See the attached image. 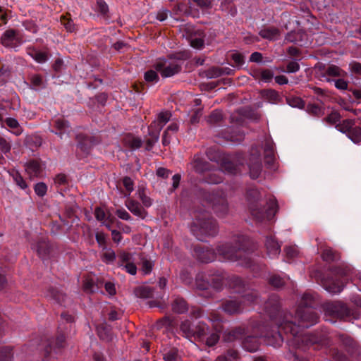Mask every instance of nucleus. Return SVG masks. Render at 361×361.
I'll use <instances>...</instances> for the list:
<instances>
[{
	"instance_id": "nucleus-1",
	"label": "nucleus",
	"mask_w": 361,
	"mask_h": 361,
	"mask_svg": "<svg viewBox=\"0 0 361 361\" xmlns=\"http://www.w3.org/2000/svg\"><path fill=\"white\" fill-rule=\"evenodd\" d=\"M264 310L271 322L274 325L269 328L264 324H256L254 326L255 336L243 337L242 347L248 352H256L259 347V338H264L269 345L274 348L280 347L284 338L283 332L287 338L288 346L305 349L307 345L318 343H324L327 339V334H307L298 336V327L290 313L284 312L281 308L279 297L276 294H271L264 304Z\"/></svg>"
},
{
	"instance_id": "nucleus-2",
	"label": "nucleus",
	"mask_w": 361,
	"mask_h": 361,
	"mask_svg": "<svg viewBox=\"0 0 361 361\" xmlns=\"http://www.w3.org/2000/svg\"><path fill=\"white\" fill-rule=\"evenodd\" d=\"M317 302L316 300V295L312 294L310 293H305L300 300V302L297 307L295 311V320L298 322L296 326L298 327V336H303L307 335L308 334H302L300 332V327L302 328H309L319 321V315L318 312L315 310L316 307L317 306ZM322 333H326L327 334V339L324 343H318L314 345H309L305 347V349L302 348H297L295 347L289 346L290 349L286 355V357L293 360V361H309L306 358L300 357L296 351H293V349H298L302 351H305L307 349L312 348L314 350H319L322 346H326L329 343V334L327 331L326 328L322 329L320 331H316L313 333H310V334H320Z\"/></svg>"
},
{
	"instance_id": "nucleus-3",
	"label": "nucleus",
	"mask_w": 361,
	"mask_h": 361,
	"mask_svg": "<svg viewBox=\"0 0 361 361\" xmlns=\"http://www.w3.org/2000/svg\"><path fill=\"white\" fill-rule=\"evenodd\" d=\"M233 241L235 245L231 243L218 245L216 248L217 254L224 260L238 262L240 266L250 269L255 276H259L264 266L256 263L249 256L252 250L250 238L245 235L237 234L233 235Z\"/></svg>"
},
{
	"instance_id": "nucleus-4",
	"label": "nucleus",
	"mask_w": 361,
	"mask_h": 361,
	"mask_svg": "<svg viewBox=\"0 0 361 361\" xmlns=\"http://www.w3.org/2000/svg\"><path fill=\"white\" fill-rule=\"evenodd\" d=\"M222 170L231 175L249 173L252 179H257L262 171L261 154L257 148H252L248 161L245 154L237 152L227 154L221 161Z\"/></svg>"
},
{
	"instance_id": "nucleus-5",
	"label": "nucleus",
	"mask_w": 361,
	"mask_h": 361,
	"mask_svg": "<svg viewBox=\"0 0 361 361\" xmlns=\"http://www.w3.org/2000/svg\"><path fill=\"white\" fill-rule=\"evenodd\" d=\"M262 195L255 187H250L246 191L248 208L252 217L259 222L270 221L276 215L279 207L274 197H269L263 201Z\"/></svg>"
},
{
	"instance_id": "nucleus-6",
	"label": "nucleus",
	"mask_w": 361,
	"mask_h": 361,
	"mask_svg": "<svg viewBox=\"0 0 361 361\" xmlns=\"http://www.w3.org/2000/svg\"><path fill=\"white\" fill-rule=\"evenodd\" d=\"M190 228L192 234L200 241H204L207 237H214L219 232L216 221L202 208L194 212Z\"/></svg>"
},
{
	"instance_id": "nucleus-7",
	"label": "nucleus",
	"mask_w": 361,
	"mask_h": 361,
	"mask_svg": "<svg viewBox=\"0 0 361 361\" xmlns=\"http://www.w3.org/2000/svg\"><path fill=\"white\" fill-rule=\"evenodd\" d=\"M190 58L187 51H179L171 54L166 58L159 59L154 68L163 78H171L180 73L185 61Z\"/></svg>"
},
{
	"instance_id": "nucleus-8",
	"label": "nucleus",
	"mask_w": 361,
	"mask_h": 361,
	"mask_svg": "<svg viewBox=\"0 0 361 361\" xmlns=\"http://www.w3.org/2000/svg\"><path fill=\"white\" fill-rule=\"evenodd\" d=\"M323 310L326 320L331 323L336 322V319H348L352 313L351 310L341 301H329L323 304Z\"/></svg>"
},
{
	"instance_id": "nucleus-9",
	"label": "nucleus",
	"mask_w": 361,
	"mask_h": 361,
	"mask_svg": "<svg viewBox=\"0 0 361 361\" xmlns=\"http://www.w3.org/2000/svg\"><path fill=\"white\" fill-rule=\"evenodd\" d=\"M200 193L207 207H212L218 216H225L228 211V206L224 197L206 190H201Z\"/></svg>"
},
{
	"instance_id": "nucleus-10",
	"label": "nucleus",
	"mask_w": 361,
	"mask_h": 361,
	"mask_svg": "<svg viewBox=\"0 0 361 361\" xmlns=\"http://www.w3.org/2000/svg\"><path fill=\"white\" fill-rule=\"evenodd\" d=\"M330 271L335 277L324 278L322 280V286L330 293H339L343 290L344 286L343 282L338 279V277L345 276L347 274V270L341 267L336 266L331 267Z\"/></svg>"
},
{
	"instance_id": "nucleus-11",
	"label": "nucleus",
	"mask_w": 361,
	"mask_h": 361,
	"mask_svg": "<svg viewBox=\"0 0 361 361\" xmlns=\"http://www.w3.org/2000/svg\"><path fill=\"white\" fill-rule=\"evenodd\" d=\"M336 128L346 134L354 143H359L361 141V128L355 126L353 120L345 119L336 125Z\"/></svg>"
},
{
	"instance_id": "nucleus-12",
	"label": "nucleus",
	"mask_w": 361,
	"mask_h": 361,
	"mask_svg": "<svg viewBox=\"0 0 361 361\" xmlns=\"http://www.w3.org/2000/svg\"><path fill=\"white\" fill-rule=\"evenodd\" d=\"M0 41L5 47L12 49L18 48L25 42L23 35L18 30L14 29L6 30L2 34Z\"/></svg>"
},
{
	"instance_id": "nucleus-13",
	"label": "nucleus",
	"mask_w": 361,
	"mask_h": 361,
	"mask_svg": "<svg viewBox=\"0 0 361 361\" xmlns=\"http://www.w3.org/2000/svg\"><path fill=\"white\" fill-rule=\"evenodd\" d=\"M137 262L135 255L131 252H122L118 255V266L131 275L136 274Z\"/></svg>"
},
{
	"instance_id": "nucleus-14",
	"label": "nucleus",
	"mask_w": 361,
	"mask_h": 361,
	"mask_svg": "<svg viewBox=\"0 0 361 361\" xmlns=\"http://www.w3.org/2000/svg\"><path fill=\"white\" fill-rule=\"evenodd\" d=\"M193 256L202 263H209L216 259V252L212 247L197 245L193 247Z\"/></svg>"
},
{
	"instance_id": "nucleus-15",
	"label": "nucleus",
	"mask_w": 361,
	"mask_h": 361,
	"mask_svg": "<svg viewBox=\"0 0 361 361\" xmlns=\"http://www.w3.org/2000/svg\"><path fill=\"white\" fill-rule=\"evenodd\" d=\"M50 130L57 135L61 139H63L65 135L67 137L70 136L71 127L68 121L59 118L50 123Z\"/></svg>"
},
{
	"instance_id": "nucleus-16",
	"label": "nucleus",
	"mask_w": 361,
	"mask_h": 361,
	"mask_svg": "<svg viewBox=\"0 0 361 361\" xmlns=\"http://www.w3.org/2000/svg\"><path fill=\"white\" fill-rule=\"evenodd\" d=\"M66 336L63 332L58 331V335L55 340H49L45 346V357H49L52 351L57 353L65 347Z\"/></svg>"
},
{
	"instance_id": "nucleus-17",
	"label": "nucleus",
	"mask_w": 361,
	"mask_h": 361,
	"mask_svg": "<svg viewBox=\"0 0 361 361\" xmlns=\"http://www.w3.org/2000/svg\"><path fill=\"white\" fill-rule=\"evenodd\" d=\"M339 341L352 356H357L361 353V348L355 341L350 336L341 334L338 336Z\"/></svg>"
},
{
	"instance_id": "nucleus-18",
	"label": "nucleus",
	"mask_w": 361,
	"mask_h": 361,
	"mask_svg": "<svg viewBox=\"0 0 361 361\" xmlns=\"http://www.w3.org/2000/svg\"><path fill=\"white\" fill-rule=\"evenodd\" d=\"M339 341L352 356H357L361 353V348L355 341L350 336L341 334L338 336Z\"/></svg>"
},
{
	"instance_id": "nucleus-19",
	"label": "nucleus",
	"mask_w": 361,
	"mask_h": 361,
	"mask_svg": "<svg viewBox=\"0 0 361 361\" xmlns=\"http://www.w3.org/2000/svg\"><path fill=\"white\" fill-rule=\"evenodd\" d=\"M264 246L267 250V255L269 258L274 259L279 255L281 245L278 242L274 235H267Z\"/></svg>"
},
{
	"instance_id": "nucleus-20",
	"label": "nucleus",
	"mask_w": 361,
	"mask_h": 361,
	"mask_svg": "<svg viewBox=\"0 0 361 361\" xmlns=\"http://www.w3.org/2000/svg\"><path fill=\"white\" fill-rule=\"evenodd\" d=\"M209 281H210V288L220 291L224 286L226 279L225 274L221 270H209L207 271Z\"/></svg>"
},
{
	"instance_id": "nucleus-21",
	"label": "nucleus",
	"mask_w": 361,
	"mask_h": 361,
	"mask_svg": "<svg viewBox=\"0 0 361 361\" xmlns=\"http://www.w3.org/2000/svg\"><path fill=\"white\" fill-rule=\"evenodd\" d=\"M171 116L169 112H161L158 115L157 120L151 123L149 129L156 139L164 126L170 120Z\"/></svg>"
},
{
	"instance_id": "nucleus-22",
	"label": "nucleus",
	"mask_w": 361,
	"mask_h": 361,
	"mask_svg": "<svg viewBox=\"0 0 361 361\" xmlns=\"http://www.w3.org/2000/svg\"><path fill=\"white\" fill-rule=\"evenodd\" d=\"M196 288L199 290L206 291L204 296L205 298L212 297V293L208 291L210 288V281L207 272H200L195 276Z\"/></svg>"
},
{
	"instance_id": "nucleus-23",
	"label": "nucleus",
	"mask_w": 361,
	"mask_h": 361,
	"mask_svg": "<svg viewBox=\"0 0 361 361\" xmlns=\"http://www.w3.org/2000/svg\"><path fill=\"white\" fill-rule=\"evenodd\" d=\"M221 307L225 312L229 314H239L243 310V305L240 299L226 300L222 302Z\"/></svg>"
},
{
	"instance_id": "nucleus-24",
	"label": "nucleus",
	"mask_w": 361,
	"mask_h": 361,
	"mask_svg": "<svg viewBox=\"0 0 361 361\" xmlns=\"http://www.w3.org/2000/svg\"><path fill=\"white\" fill-rule=\"evenodd\" d=\"M264 161L267 168L275 170V154H274V144L270 141L267 140L264 144Z\"/></svg>"
},
{
	"instance_id": "nucleus-25",
	"label": "nucleus",
	"mask_w": 361,
	"mask_h": 361,
	"mask_svg": "<svg viewBox=\"0 0 361 361\" xmlns=\"http://www.w3.org/2000/svg\"><path fill=\"white\" fill-rule=\"evenodd\" d=\"M245 329L242 326H238L231 330L224 333L223 340L227 343L234 342L237 340L243 339L245 334Z\"/></svg>"
},
{
	"instance_id": "nucleus-26",
	"label": "nucleus",
	"mask_w": 361,
	"mask_h": 361,
	"mask_svg": "<svg viewBox=\"0 0 361 361\" xmlns=\"http://www.w3.org/2000/svg\"><path fill=\"white\" fill-rule=\"evenodd\" d=\"M76 140H78V147L85 154H88L95 144V139L93 137L83 134H78L76 136Z\"/></svg>"
},
{
	"instance_id": "nucleus-27",
	"label": "nucleus",
	"mask_w": 361,
	"mask_h": 361,
	"mask_svg": "<svg viewBox=\"0 0 361 361\" xmlns=\"http://www.w3.org/2000/svg\"><path fill=\"white\" fill-rule=\"evenodd\" d=\"M125 205L130 212L141 219H145L147 214L141 204L135 200L128 199Z\"/></svg>"
},
{
	"instance_id": "nucleus-28",
	"label": "nucleus",
	"mask_w": 361,
	"mask_h": 361,
	"mask_svg": "<svg viewBox=\"0 0 361 361\" xmlns=\"http://www.w3.org/2000/svg\"><path fill=\"white\" fill-rule=\"evenodd\" d=\"M229 286L237 293H244L249 286L245 280L238 276H232L228 279Z\"/></svg>"
},
{
	"instance_id": "nucleus-29",
	"label": "nucleus",
	"mask_w": 361,
	"mask_h": 361,
	"mask_svg": "<svg viewBox=\"0 0 361 361\" xmlns=\"http://www.w3.org/2000/svg\"><path fill=\"white\" fill-rule=\"evenodd\" d=\"M97 331L101 340L106 342H110L113 340V333L111 325L106 323L100 324L97 327Z\"/></svg>"
},
{
	"instance_id": "nucleus-30",
	"label": "nucleus",
	"mask_w": 361,
	"mask_h": 361,
	"mask_svg": "<svg viewBox=\"0 0 361 361\" xmlns=\"http://www.w3.org/2000/svg\"><path fill=\"white\" fill-rule=\"evenodd\" d=\"M46 297L51 300L59 304L60 305H63L65 302V300L66 298V295L63 293L60 290L57 288L50 287L47 290V293H46Z\"/></svg>"
},
{
	"instance_id": "nucleus-31",
	"label": "nucleus",
	"mask_w": 361,
	"mask_h": 361,
	"mask_svg": "<svg viewBox=\"0 0 361 361\" xmlns=\"http://www.w3.org/2000/svg\"><path fill=\"white\" fill-rule=\"evenodd\" d=\"M26 53L39 63H44L48 60V56L45 51H39L33 46L27 47Z\"/></svg>"
},
{
	"instance_id": "nucleus-32",
	"label": "nucleus",
	"mask_w": 361,
	"mask_h": 361,
	"mask_svg": "<svg viewBox=\"0 0 361 361\" xmlns=\"http://www.w3.org/2000/svg\"><path fill=\"white\" fill-rule=\"evenodd\" d=\"M35 247L40 258L45 259L49 257L51 252V245L44 238L39 240Z\"/></svg>"
},
{
	"instance_id": "nucleus-33",
	"label": "nucleus",
	"mask_w": 361,
	"mask_h": 361,
	"mask_svg": "<svg viewBox=\"0 0 361 361\" xmlns=\"http://www.w3.org/2000/svg\"><path fill=\"white\" fill-rule=\"evenodd\" d=\"M171 308L176 314H184L188 310V304L183 298L176 296L171 302Z\"/></svg>"
},
{
	"instance_id": "nucleus-34",
	"label": "nucleus",
	"mask_w": 361,
	"mask_h": 361,
	"mask_svg": "<svg viewBox=\"0 0 361 361\" xmlns=\"http://www.w3.org/2000/svg\"><path fill=\"white\" fill-rule=\"evenodd\" d=\"M240 294L242 295V299H240L242 300V305L258 303V292L252 288H250L249 286L246 288V291Z\"/></svg>"
},
{
	"instance_id": "nucleus-35",
	"label": "nucleus",
	"mask_w": 361,
	"mask_h": 361,
	"mask_svg": "<svg viewBox=\"0 0 361 361\" xmlns=\"http://www.w3.org/2000/svg\"><path fill=\"white\" fill-rule=\"evenodd\" d=\"M195 324H193L189 319H185L180 324V331L183 336L187 338H192L195 334Z\"/></svg>"
},
{
	"instance_id": "nucleus-36",
	"label": "nucleus",
	"mask_w": 361,
	"mask_h": 361,
	"mask_svg": "<svg viewBox=\"0 0 361 361\" xmlns=\"http://www.w3.org/2000/svg\"><path fill=\"white\" fill-rule=\"evenodd\" d=\"M321 250L322 258L326 262H336L340 259L339 253L330 247H321Z\"/></svg>"
},
{
	"instance_id": "nucleus-37",
	"label": "nucleus",
	"mask_w": 361,
	"mask_h": 361,
	"mask_svg": "<svg viewBox=\"0 0 361 361\" xmlns=\"http://www.w3.org/2000/svg\"><path fill=\"white\" fill-rule=\"evenodd\" d=\"M30 89L38 91L45 87V81L39 74H31L29 75Z\"/></svg>"
},
{
	"instance_id": "nucleus-38",
	"label": "nucleus",
	"mask_w": 361,
	"mask_h": 361,
	"mask_svg": "<svg viewBox=\"0 0 361 361\" xmlns=\"http://www.w3.org/2000/svg\"><path fill=\"white\" fill-rule=\"evenodd\" d=\"M60 22L63 25L68 32H75L78 30V26L71 17V14L67 13L61 15Z\"/></svg>"
},
{
	"instance_id": "nucleus-39",
	"label": "nucleus",
	"mask_w": 361,
	"mask_h": 361,
	"mask_svg": "<svg viewBox=\"0 0 361 361\" xmlns=\"http://www.w3.org/2000/svg\"><path fill=\"white\" fill-rule=\"evenodd\" d=\"M205 34L204 31L197 30L194 32V36L191 37L190 45L192 47L197 49H202L204 47V38Z\"/></svg>"
},
{
	"instance_id": "nucleus-40",
	"label": "nucleus",
	"mask_w": 361,
	"mask_h": 361,
	"mask_svg": "<svg viewBox=\"0 0 361 361\" xmlns=\"http://www.w3.org/2000/svg\"><path fill=\"white\" fill-rule=\"evenodd\" d=\"M194 329L195 334L193 338L199 341L203 340L209 332V326L202 322L196 323Z\"/></svg>"
},
{
	"instance_id": "nucleus-41",
	"label": "nucleus",
	"mask_w": 361,
	"mask_h": 361,
	"mask_svg": "<svg viewBox=\"0 0 361 361\" xmlns=\"http://www.w3.org/2000/svg\"><path fill=\"white\" fill-rule=\"evenodd\" d=\"M193 167L196 172L199 173H203L207 171H210L212 165L209 162L205 161L204 159L195 157L193 161Z\"/></svg>"
},
{
	"instance_id": "nucleus-42",
	"label": "nucleus",
	"mask_w": 361,
	"mask_h": 361,
	"mask_svg": "<svg viewBox=\"0 0 361 361\" xmlns=\"http://www.w3.org/2000/svg\"><path fill=\"white\" fill-rule=\"evenodd\" d=\"M4 124H6L16 135H20L22 133L23 130L16 118L11 117L6 118L3 120L1 124L2 128H4Z\"/></svg>"
},
{
	"instance_id": "nucleus-43",
	"label": "nucleus",
	"mask_w": 361,
	"mask_h": 361,
	"mask_svg": "<svg viewBox=\"0 0 361 361\" xmlns=\"http://www.w3.org/2000/svg\"><path fill=\"white\" fill-rule=\"evenodd\" d=\"M314 77L320 81L331 82L332 81L328 78L326 65L322 63H317L314 66Z\"/></svg>"
},
{
	"instance_id": "nucleus-44",
	"label": "nucleus",
	"mask_w": 361,
	"mask_h": 361,
	"mask_svg": "<svg viewBox=\"0 0 361 361\" xmlns=\"http://www.w3.org/2000/svg\"><path fill=\"white\" fill-rule=\"evenodd\" d=\"M137 256L140 261V271L145 275L150 274L154 267L153 262L146 257H144L142 255H138Z\"/></svg>"
},
{
	"instance_id": "nucleus-45",
	"label": "nucleus",
	"mask_w": 361,
	"mask_h": 361,
	"mask_svg": "<svg viewBox=\"0 0 361 361\" xmlns=\"http://www.w3.org/2000/svg\"><path fill=\"white\" fill-rule=\"evenodd\" d=\"M26 171L31 176H37L42 172V166L40 163L37 160H30L26 165Z\"/></svg>"
},
{
	"instance_id": "nucleus-46",
	"label": "nucleus",
	"mask_w": 361,
	"mask_h": 361,
	"mask_svg": "<svg viewBox=\"0 0 361 361\" xmlns=\"http://www.w3.org/2000/svg\"><path fill=\"white\" fill-rule=\"evenodd\" d=\"M259 35L263 39L274 40L279 35V30L274 27H268L261 30Z\"/></svg>"
},
{
	"instance_id": "nucleus-47",
	"label": "nucleus",
	"mask_w": 361,
	"mask_h": 361,
	"mask_svg": "<svg viewBox=\"0 0 361 361\" xmlns=\"http://www.w3.org/2000/svg\"><path fill=\"white\" fill-rule=\"evenodd\" d=\"M304 36V32L300 31H291L286 35L285 39L288 42H293L302 45V37Z\"/></svg>"
},
{
	"instance_id": "nucleus-48",
	"label": "nucleus",
	"mask_w": 361,
	"mask_h": 361,
	"mask_svg": "<svg viewBox=\"0 0 361 361\" xmlns=\"http://www.w3.org/2000/svg\"><path fill=\"white\" fill-rule=\"evenodd\" d=\"M274 76V73L270 69H262L255 73V77L264 82H270Z\"/></svg>"
},
{
	"instance_id": "nucleus-49",
	"label": "nucleus",
	"mask_w": 361,
	"mask_h": 361,
	"mask_svg": "<svg viewBox=\"0 0 361 361\" xmlns=\"http://www.w3.org/2000/svg\"><path fill=\"white\" fill-rule=\"evenodd\" d=\"M8 173L9 175L13 178L16 184L21 189L25 190L27 187L25 180L17 170L12 169L9 171Z\"/></svg>"
},
{
	"instance_id": "nucleus-50",
	"label": "nucleus",
	"mask_w": 361,
	"mask_h": 361,
	"mask_svg": "<svg viewBox=\"0 0 361 361\" xmlns=\"http://www.w3.org/2000/svg\"><path fill=\"white\" fill-rule=\"evenodd\" d=\"M264 97L270 102L273 104H278L281 100V96L279 93L272 89L264 90Z\"/></svg>"
},
{
	"instance_id": "nucleus-51",
	"label": "nucleus",
	"mask_w": 361,
	"mask_h": 361,
	"mask_svg": "<svg viewBox=\"0 0 361 361\" xmlns=\"http://www.w3.org/2000/svg\"><path fill=\"white\" fill-rule=\"evenodd\" d=\"M135 295L140 298H149L153 296V288L147 286L138 287L135 289Z\"/></svg>"
},
{
	"instance_id": "nucleus-52",
	"label": "nucleus",
	"mask_w": 361,
	"mask_h": 361,
	"mask_svg": "<svg viewBox=\"0 0 361 361\" xmlns=\"http://www.w3.org/2000/svg\"><path fill=\"white\" fill-rule=\"evenodd\" d=\"M124 142L126 146L133 149H139L142 146L141 139L133 136H127L125 137Z\"/></svg>"
},
{
	"instance_id": "nucleus-53",
	"label": "nucleus",
	"mask_w": 361,
	"mask_h": 361,
	"mask_svg": "<svg viewBox=\"0 0 361 361\" xmlns=\"http://www.w3.org/2000/svg\"><path fill=\"white\" fill-rule=\"evenodd\" d=\"M223 114L221 111L216 109L213 111L207 118V122L212 125L220 123L223 120Z\"/></svg>"
},
{
	"instance_id": "nucleus-54",
	"label": "nucleus",
	"mask_w": 361,
	"mask_h": 361,
	"mask_svg": "<svg viewBox=\"0 0 361 361\" xmlns=\"http://www.w3.org/2000/svg\"><path fill=\"white\" fill-rule=\"evenodd\" d=\"M13 357V348L9 346L0 348V361H11Z\"/></svg>"
},
{
	"instance_id": "nucleus-55",
	"label": "nucleus",
	"mask_w": 361,
	"mask_h": 361,
	"mask_svg": "<svg viewBox=\"0 0 361 361\" xmlns=\"http://www.w3.org/2000/svg\"><path fill=\"white\" fill-rule=\"evenodd\" d=\"M158 72L155 70H149L144 74L145 80L152 84L157 83L159 81Z\"/></svg>"
},
{
	"instance_id": "nucleus-56",
	"label": "nucleus",
	"mask_w": 361,
	"mask_h": 361,
	"mask_svg": "<svg viewBox=\"0 0 361 361\" xmlns=\"http://www.w3.org/2000/svg\"><path fill=\"white\" fill-rule=\"evenodd\" d=\"M306 110L310 114L318 117L322 116L324 114V109L321 106L316 104H309L307 106Z\"/></svg>"
},
{
	"instance_id": "nucleus-57",
	"label": "nucleus",
	"mask_w": 361,
	"mask_h": 361,
	"mask_svg": "<svg viewBox=\"0 0 361 361\" xmlns=\"http://www.w3.org/2000/svg\"><path fill=\"white\" fill-rule=\"evenodd\" d=\"M231 59L234 63L233 64H231V66L240 68L245 63V56L239 52L231 54Z\"/></svg>"
},
{
	"instance_id": "nucleus-58",
	"label": "nucleus",
	"mask_w": 361,
	"mask_h": 361,
	"mask_svg": "<svg viewBox=\"0 0 361 361\" xmlns=\"http://www.w3.org/2000/svg\"><path fill=\"white\" fill-rule=\"evenodd\" d=\"M286 102L288 104L292 107H296L299 109L305 108V102L300 97H286Z\"/></svg>"
},
{
	"instance_id": "nucleus-59",
	"label": "nucleus",
	"mask_w": 361,
	"mask_h": 361,
	"mask_svg": "<svg viewBox=\"0 0 361 361\" xmlns=\"http://www.w3.org/2000/svg\"><path fill=\"white\" fill-rule=\"evenodd\" d=\"M137 195L144 207H149L152 204L151 198L145 194L144 188H139Z\"/></svg>"
},
{
	"instance_id": "nucleus-60",
	"label": "nucleus",
	"mask_w": 361,
	"mask_h": 361,
	"mask_svg": "<svg viewBox=\"0 0 361 361\" xmlns=\"http://www.w3.org/2000/svg\"><path fill=\"white\" fill-rule=\"evenodd\" d=\"M204 179L207 183L210 184H218L223 181L222 177L214 172L208 173L205 176Z\"/></svg>"
},
{
	"instance_id": "nucleus-61",
	"label": "nucleus",
	"mask_w": 361,
	"mask_h": 361,
	"mask_svg": "<svg viewBox=\"0 0 361 361\" xmlns=\"http://www.w3.org/2000/svg\"><path fill=\"white\" fill-rule=\"evenodd\" d=\"M328 78L329 77H339L341 75L342 70L336 65L326 66Z\"/></svg>"
},
{
	"instance_id": "nucleus-62",
	"label": "nucleus",
	"mask_w": 361,
	"mask_h": 361,
	"mask_svg": "<svg viewBox=\"0 0 361 361\" xmlns=\"http://www.w3.org/2000/svg\"><path fill=\"white\" fill-rule=\"evenodd\" d=\"M331 356L334 361H349L345 355L336 348L331 350Z\"/></svg>"
},
{
	"instance_id": "nucleus-63",
	"label": "nucleus",
	"mask_w": 361,
	"mask_h": 361,
	"mask_svg": "<svg viewBox=\"0 0 361 361\" xmlns=\"http://www.w3.org/2000/svg\"><path fill=\"white\" fill-rule=\"evenodd\" d=\"M229 361H240V357L238 350L234 348H228L225 355Z\"/></svg>"
},
{
	"instance_id": "nucleus-64",
	"label": "nucleus",
	"mask_w": 361,
	"mask_h": 361,
	"mask_svg": "<svg viewBox=\"0 0 361 361\" xmlns=\"http://www.w3.org/2000/svg\"><path fill=\"white\" fill-rule=\"evenodd\" d=\"M164 360L165 361H177L178 350L176 348H171L164 355Z\"/></svg>"
}]
</instances>
